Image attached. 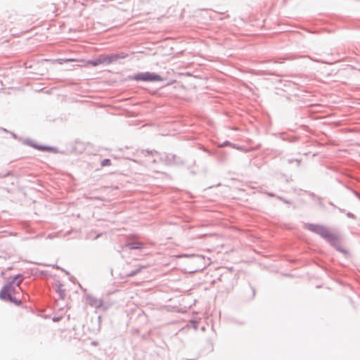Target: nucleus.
Returning a JSON list of instances; mask_svg holds the SVG:
<instances>
[{
	"instance_id": "7ed1b4c3",
	"label": "nucleus",
	"mask_w": 360,
	"mask_h": 360,
	"mask_svg": "<svg viewBox=\"0 0 360 360\" xmlns=\"http://www.w3.org/2000/svg\"><path fill=\"white\" fill-rule=\"evenodd\" d=\"M131 79L135 81L144 82H158L161 81L162 78L160 75L151 72H141L130 77Z\"/></svg>"
},
{
	"instance_id": "6e6552de",
	"label": "nucleus",
	"mask_w": 360,
	"mask_h": 360,
	"mask_svg": "<svg viewBox=\"0 0 360 360\" xmlns=\"http://www.w3.org/2000/svg\"><path fill=\"white\" fill-rule=\"evenodd\" d=\"M139 247H134V246H132L131 247V249H135V248H139Z\"/></svg>"
},
{
	"instance_id": "423d86ee",
	"label": "nucleus",
	"mask_w": 360,
	"mask_h": 360,
	"mask_svg": "<svg viewBox=\"0 0 360 360\" xmlns=\"http://www.w3.org/2000/svg\"><path fill=\"white\" fill-rule=\"evenodd\" d=\"M110 164H111V162L109 159H105L102 161L101 166H103V167L108 166V165H110Z\"/></svg>"
},
{
	"instance_id": "f03ea898",
	"label": "nucleus",
	"mask_w": 360,
	"mask_h": 360,
	"mask_svg": "<svg viewBox=\"0 0 360 360\" xmlns=\"http://www.w3.org/2000/svg\"><path fill=\"white\" fill-rule=\"evenodd\" d=\"M124 55L119 54H102L94 60H89L86 62V65L97 66L103 64H110L119 58H124Z\"/></svg>"
},
{
	"instance_id": "39448f33",
	"label": "nucleus",
	"mask_w": 360,
	"mask_h": 360,
	"mask_svg": "<svg viewBox=\"0 0 360 360\" xmlns=\"http://www.w3.org/2000/svg\"><path fill=\"white\" fill-rule=\"evenodd\" d=\"M321 226L319 225H316V224H307L305 225V227L312 231V232H314V233H318V231H319V229L320 228Z\"/></svg>"
},
{
	"instance_id": "0eeeda50",
	"label": "nucleus",
	"mask_w": 360,
	"mask_h": 360,
	"mask_svg": "<svg viewBox=\"0 0 360 360\" xmlns=\"http://www.w3.org/2000/svg\"><path fill=\"white\" fill-rule=\"evenodd\" d=\"M38 148L42 150H48V148L46 147H39Z\"/></svg>"
},
{
	"instance_id": "f257e3e1",
	"label": "nucleus",
	"mask_w": 360,
	"mask_h": 360,
	"mask_svg": "<svg viewBox=\"0 0 360 360\" xmlns=\"http://www.w3.org/2000/svg\"><path fill=\"white\" fill-rule=\"evenodd\" d=\"M22 281L21 276L18 275L13 278V281L8 285L4 286L0 291V298L3 300H9L17 305H20L21 301L16 299L13 295L17 292V290H20V284Z\"/></svg>"
},
{
	"instance_id": "20e7f679",
	"label": "nucleus",
	"mask_w": 360,
	"mask_h": 360,
	"mask_svg": "<svg viewBox=\"0 0 360 360\" xmlns=\"http://www.w3.org/2000/svg\"><path fill=\"white\" fill-rule=\"evenodd\" d=\"M318 234L325 238L328 240H333L335 239V236L333 233H331L328 229L324 226H321Z\"/></svg>"
}]
</instances>
